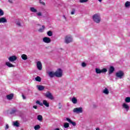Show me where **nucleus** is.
<instances>
[{
  "instance_id": "b1692460",
  "label": "nucleus",
  "mask_w": 130,
  "mask_h": 130,
  "mask_svg": "<svg viewBox=\"0 0 130 130\" xmlns=\"http://www.w3.org/2000/svg\"><path fill=\"white\" fill-rule=\"evenodd\" d=\"M21 58L22 59H23V60H27V59H28V57L27 56V55L25 54H23L21 55Z\"/></svg>"
},
{
  "instance_id": "f257e3e1",
  "label": "nucleus",
  "mask_w": 130,
  "mask_h": 130,
  "mask_svg": "<svg viewBox=\"0 0 130 130\" xmlns=\"http://www.w3.org/2000/svg\"><path fill=\"white\" fill-rule=\"evenodd\" d=\"M92 20L96 24H99L101 22V17L100 15L95 14L92 16Z\"/></svg>"
},
{
  "instance_id": "c85d7f7f",
  "label": "nucleus",
  "mask_w": 130,
  "mask_h": 130,
  "mask_svg": "<svg viewBox=\"0 0 130 130\" xmlns=\"http://www.w3.org/2000/svg\"><path fill=\"white\" fill-rule=\"evenodd\" d=\"M125 102H126V103H129L130 102V97H126L125 99Z\"/></svg>"
},
{
  "instance_id": "f03ea898",
  "label": "nucleus",
  "mask_w": 130,
  "mask_h": 130,
  "mask_svg": "<svg viewBox=\"0 0 130 130\" xmlns=\"http://www.w3.org/2000/svg\"><path fill=\"white\" fill-rule=\"evenodd\" d=\"M30 11L31 13H37L36 15L38 17H39L38 19H40V17H42V12H37V9H35L34 7H30Z\"/></svg>"
},
{
  "instance_id": "72a5a7b5",
  "label": "nucleus",
  "mask_w": 130,
  "mask_h": 130,
  "mask_svg": "<svg viewBox=\"0 0 130 130\" xmlns=\"http://www.w3.org/2000/svg\"><path fill=\"white\" fill-rule=\"evenodd\" d=\"M88 1H89V0H80L79 2L81 4H84V3H87L88 2Z\"/></svg>"
},
{
  "instance_id": "6ab92c4d",
  "label": "nucleus",
  "mask_w": 130,
  "mask_h": 130,
  "mask_svg": "<svg viewBox=\"0 0 130 130\" xmlns=\"http://www.w3.org/2000/svg\"><path fill=\"white\" fill-rule=\"evenodd\" d=\"M8 22V20H7V18L6 17H2L0 18V23H7Z\"/></svg>"
},
{
  "instance_id": "5701e85b",
  "label": "nucleus",
  "mask_w": 130,
  "mask_h": 130,
  "mask_svg": "<svg viewBox=\"0 0 130 130\" xmlns=\"http://www.w3.org/2000/svg\"><path fill=\"white\" fill-rule=\"evenodd\" d=\"M44 30H45V26L42 25V28H40L38 29L39 32L42 33V32H44Z\"/></svg>"
},
{
  "instance_id": "9d476101",
  "label": "nucleus",
  "mask_w": 130,
  "mask_h": 130,
  "mask_svg": "<svg viewBox=\"0 0 130 130\" xmlns=\"http://www.w3.org/2000/svg\"><path fill=\"white\" fill-rule=\"evenodd\" d=\"M8 59L10 62H14V61H16L17 60V57L16 55H12L11 56H10L8 58Z\"/></svg>"
},
{
  "instance_id": "7ed1b4c3",
  "label": "nucleus",
  "mask_w": 130,
  "mask_h": 130,
  "mask_svg": "<svg viewBox=\"0 0 130 130\" xmlns=\"http://www.w3.org/2000/svg\"><path fill=\"white\" fill-rule=\"evenodd\" d=\"M37 104H39V105H40V106H43V105H45L46 107H49V103L47 102V101L46 100H43V103L40 102L39 101H36Z\"/></svg>"
},
{
  "instance_id": "ea45409f",
  "label": "nucleus",
  "mask_w": 130,
  "mask_h": 130,
  "mask_svg": "<svg viewBox=\"0 0 130 130\" xmlns=\"http://www.w3.org/2000/svg\"><path fill=\"white\" fill-rule=\"evenodd\" d=\"M58 109H61V108L62 107V106L61 105V104L60 103H58Z\"/></svg>"
},
{
  "instance_id": "37998d69",
  "label": "nucleus",
  "mask_w": 130,
  "mask_h": 130,
  "mask_svg": "<svg viewBox=\"0 0 130 130\" xmlns=\"http://www.w3.org/2000/svg\"><path fill=\"white\" fill-rule=\"evenodd\" d=\"M9 3H10V4H13V0H8Z\"/></svg>"
},
{
  "instance_id": "4be33fe9",
  "label": "nucleus",
  "mask_w": 130,
  "mask_h": 130,
  "mask_svg": "<svg viewBox=\"0 0 130 130\" xmlns=\"http://www.w3.org/2000/svg\"><path fill=\"white\" fill-rule=\"evenodd\" d=\"M103 93H104V94H105V95H108V94H109V90L106 87L103 90Z\"/></svg>"
},
{
  "instance_id": "4468645a",
  "label": "nucleus",
  "mask_w": 130,
  "mask_h": 130,
  "mask_svg": "<svg viewBox=\"0 0 130 130\" xmlns=\"http://www.w3.org/2000/svg\"><path fill=\"white\" fill-rule=\"evenodd\" d=\"M48 75L50 78H54L55 77V72L53 71H49L48 72Z\"/></svg>"
},
{
  "instance_id": "cd10ccee",
  "label": "nucleus",
  "mask_w": 130,
  "mask_h": 130,
  "mask_svg": "<svg viewBox=\"0 0 130 130\" xmlns=\"http://www.w3.org/2000/svg\"><path fill=\"white\" fill-rule=\"evenodd\" d=\"M35 80L37 81V82H41V78L39 76L36 77Z\"/></svg>"
},
{
  "instance_id": "a878e982",
  "label": "nucleus",
  "mask_w": 130,
  "mask_h": 130,
  "mask_svg": "<svg viewBox=\"0 0 130 130\" xmlns=\"http://www.w3.org/2000/svg\"><path fill=\"white\" fill-rule=\"evenodd\" d=\"M47 35H48V36L51 37L52 36V35H53V32L51 30H49L48 31H47Z\"/></svg>"
},
{
  "instance_id": "c9c22d12",
  "label": "nucleus",
  "mask_w": 130,
  "mask_h": 130,
  "mask_svg": "<svg viewBox=\"0 0 130 130\" xmlns=\"http://www.w3.org/2000/svg\"><path fill=\"white\" fill-rule=\"evenodd\" d=\"M75 13H76V10L75 9H73L71 14L72 15H75Z\"/></svg>"
},
{
  "instance_id": "c03bdc74",
  "label": "nucleus",
  "mask_w": 130,
  "mask_h": 130,
  "mask_svg": "<svg viewBox=\"0 0 130 130\" xmlns=\"http://www.w3.org/2000/svg\"><path fill=\"white\" fill-rule=\"evenodd\" d=\"M33 108H34L35 109H37V106H34Z\"/></svg>"
},
{
  "instance_id": "dca6fc26",
  "label": "nucleus",
  "mask_w": 130,
  "mask_h": 130,
  "mask_svg": "<svg viewBox=\"0 0 130 130\" xmlns=\"http://www.w3.org/2000/svg\"><path fill=\"white\" fill-rule=\"evenodd\" d=\"M66 120H67V121H68L70 123H71V124H72V125H73V126H76L77 125V123H76L75 122H74L73 121H72V120H71V119L69 118H67Z\"/></svg>"
},
{
  "instance_id": "49530a36",
  "label": "nucleus",
  "mask_w": 130,
  "mask_h": 130,
  "mask_svg": "<svg viewBox=\"0 0 130 130\" xmlns=\"http://www.w3.org/2000/svg\"><path fill=\"white\" fill-rule=\"evenodd\" d=\"M63 17L64 18V19L65 20H67V17H66V16L65 15H63Z\"/></svg>"
},
{
  "instance_id": "a211bd4d",
  "label": "nucleus",
  "mask_w": 130,
  "mask_h": 130,
  "mask_svg": "<svg viewBox=\"0 0 130 130\" xmlns=\"http://www.w3.org/2000/svg\"><path fill=\"white\" fill-rule=\"evenodd\" d=\"M5 64L7 67H8V68H15V66L11 63V62H10L9 61L6 62Z\"/></svg>"
},
{
  "instance_id": "09e8293b",
  "label": "nucleus",
  "mask_w": 130,
  "mask_h": 130,
  "mask_svg": "<svg viewBox=\"0 0 130 130\" xmlns=\"http://www.w3.org/2000/svg\"><path fill=\"white\" fill-rule=\"evenodd\" d=\"M100 3H102L103 0H98Z\"/></svg>"
},
{
  "instance_id": "58836bf2",
  "label": "nucleus",
  "mask_w": 130,
  "mask_h": 130,
  "mask_svg": "<svg viewBox=\"0 0 130 130\" xmlns=\"http://www.w3.org/2000/svg\"><path fill=\"white\" fill-rule=\"evenodd\" d=\"M39 2H40V4H41V5H43V6H45V3L42 0H40Z\"/></svg>"
},
{
  "instance_id": "f8f14e48",
  "label": "nucleus",
  "mask_w": 130,
  "mask_h": 130,
  "mask_svg": "<svg viewBox=\"0 0 130 130\" xmlns=\"http://www.w3.org/2000/svg\"><path fill=\"white\" fill-rule=\"evenodd\" d=\"M122 107L123 109L125 110L126 112L129 110V106H128V105L126 104V103H123Z\"/></svg>"
},
{
  "instance_id": "f704fd0d",
  "label": "nucleus",
  "mask_w": 130,
  "mask_h": 130,
  "mask_svg": "<svg viewBox=\"0 0 130 130\" xmlns=\"http://www.w3.org/2000/svg\"><path fill=\"white\" fill-rule=\"evenodd\" d=\"M4 11H3V10L0 9V16H4Z\"/></svg>"
},
{
  "instance_id": "7c9ffc66",
  "label": "nucleus",
  "mask_w": 130,
  "mask_h": 130,
  "mask_svg": "<svg viewBox=\"0 0 130 130\" xmlns=\"http://www.w3.org/2000/svg\"><path fill=\"white\" fill-rule=\"evenodd\" d=\"M70 127V124H69V123H64V127L65 128H68V127Z\"/></svg>"
},
{
  "instance_id": "393cba45",
  "label": "nucleus",
  "mask_w": 130,
  "mask_h": 130,
  "mask_svg": "<svg viewBox=\"0 0 130 130\" xmlns=\"http://www.w3.org/2000/svg\"><path fill=\"white\" fill-rule=\"evenodd\" d=\"M37 119L39 121H42V120H43V117H42L41 115H39L37 116Z\"/></svg>"
},
{
  "instance_id": "ddd939ff",
  "label": "nucleus",
  "mask_w": 130,
  "mask_h": 130,
  "mask_svg": "<svg viewBox=\"0 0 130 130\" xmlns=\"http://www.w3.org/2000/svg\"><path fill=\"white\" fill-rule=\"evenodd\" d=\"M37 68L39 71H41L42 70V63L41 61H38L37 62Z\"/></svg>"
},
{
  "instance_id": "a18cd8bd",
  "label": "nucleus",
  "mask_w": 130,
  "mask_h": 130,
  "mask_svg": "<svg viewBox=\"0 0 130 130\" xmlns=\"http://www.w3.org/2000/svg\"><path fill=\"white\" fill-rule=\"evenodd\" d=\"M13 76H14L15 77H16V76H17V73L14 72L13 74Z\"/></svg>"
},
{
  "instance_id": "473e14b6",
  "label": "nucleus",
  "mask_w": 130,
  "mask_h": 130,
  "mask_svg": "<svg viewBox=\"0 0 130 130\" xmlns=\"http://www.w3.org/2000/svg\"><path fill=\"white\" fill-rule=\"evenodd\" d=\"M34 128L35 130H38L40 128V125H36V126H35Z\"/></svg>"
},
{
  "instance_id": "c756f323",
  "label": "nucleus",
  "mask_w": 130,
  "mask_h": 130,
  "mask_svg": "<svg viewBox=\"0 0 130 130\" xmlns=\"http://www.w3.org/2000/svg\"><path fill=\"white\" fill-rule=\"evenodd\" d=\"M129 6H130V2L127 1L125 3V8H128V7H129Z\"/></svg>"
},
{
  "instance_id": "8fccbe9b",
  "label": "nucleus",
  "mask_w": 130,
  "mask_h": 130,
  "mask_svg": "<svg viewBox=\"0 0 130 130\" xmlns=\"http://www.w3.org/2000/svg\"><path fill=\"white\" fill-rule=\"evenodd\" d=\"M54 130H59V128H55Z\"/></svg>"
},
{
  "instance_id": "e433bc0d",
  "label": "nucleus",
  "mask_w": 130,
  "mask_h": 130,
  "mask_svg": "<svg viewBox=\"0 0 130 130\" xmlns=\"http://www.w3.org/2000/svg\"><path fill=\"white\" fill-rule=\"evenodd\" d=\"M81 66L83 68H85V67H87V64L83 62L82 63Z\"/></svg>"
},
{
  "instance_id": "423d86ee",
  "label": "nucleus",
  "mask_w": 130,
  "mask_h": 130,
  "mask_svg": "<svg viewBox=\"0 0 130 130\" xmlns=\"http://www.w3.org/2000/svg\"><path fill=\"white\" fill-rule=\"evenodd\" d=\"M95 73L96 74H105V73H107V69L104 68L101 70L99 68H95Z\"/></svg>"
},
{
  "instance_id": "1a4fd4ad",
  "label": "nucleus",
  "mask_w": 130,
  "mask_h": 130,
  "mask_svg": "<svg viewBox=\"0 0 130 130\" xmlns=\"http://www.w3.org/2000/svg\"><path fill=\"white\" fill-rule=\"evenodd\" d=\"M45 96L47 98H48V99H50V100H53V99H54V98H53V96L52 95V94L49 91H47L45 93Z\"/></svg>"
},
{
  "instance_id": "79ce46f5",
  "label": "nucleus",
  "mask_w": 130,
  "mask_h": 130,
  "mask_svg": "<svg viewBox=\"0 0 130 130\" xmlns=\"http://www.w3.org/2000/svg\"><path fill=\"white\" fill-rule=\"evenodd\" d=\"M22 97L24 100H25V99H26V96H25V95H24V94L22 95Z\"/></svg>"
},
{
  "instance_id": "2f4dec72",
  "label": "nucleus",
  "mask_w": 130,
  "mask_h": 130,
  "mask_svg": "<svg viewBox=\"0 0 130 130\" xmlns=\"http://www.w3.org/2000/svg\"><path fill=\"white\" fill-rule=\"evenodd\" d=\"M16 112H17V109H13L11 110L10 113L11 114H14V113H16Z\"/></svg>"
},
{
  "instance_id": "412c9836",
  "label": "nucleus",
  "mask_w": 130,
  "mask_h": 130,
  "mask_svg": "<svg viewBox=\"0 0 130 130\" xmlns=\"http://www.w3.org/2000/svg\"><path fill=\"white\" fill-rule=\"evenodd\" d=\"M71 101L73 104H77L78 103V100L75 97L72 98Z\"/></svg>"
},
{
  "instance_id": "f3484780",
  "label": "nucleus",
  "mask_w": 130,
  "mask_h": 130,
  "mask_svg": "<svg viewBox=\"0 0 130 130\" xmlns=\"http://www.w3.org/2000/svg\"><path fill=\"white\" fill-rule=\"evenodd\" d=\"M6 98L8 100H12L14 98V94L11 93L6 95Z\"/></svg>"
},
{
  "instance_id": "0eeeda50",
  "label": "nucleus",
  "mask_w": 130,
  "mask_h": 130,
  "mask_svg": "<svg viewBox=\"0 0 130 130\" xmlns=\"http://www.w3.org/2000/svg\"><path fill=\"white\" fill-rule=\"evenodd\" d=\"M123 76H124V73L122 71H119L116 73V77L119 79H122V77H123Z\"/></svg>"
},
{
  "instance_id": "39448f33",
  "label": "nucleus",
  "mask_w": 130,
  "mask_h": 130,
  "mask_svg": "<svg viewBox=\"0 0 130 130\" xmlns=\"http://www.w3.org/2000/svg\"><path fill=\"white\" fill-rule=\"evenodd\" d=\"M64 42L66 44L73 42V37L70 35L66 36L64 38Z\"/></svg>"
},
{
  "instance_id": "4c0bfd02",
  "label": "nucleus",
  "mask_w": 130,
  "mask_h": 130,
  "mask_svg": "<svg viewBox=\"0 0 130 130\" xmlns=\"http://www.w3.org/2000/svg\"><path fill=\"white\" fill-rule=\"evenodd\" d=\"M10 126H9V125L8 124H6L5 127V129L7 130V129H9Z\"/></svg>"
},
{
  "instance_id": "20e7f679",
  "label": "nucleus",
  "mask_w": 130,
  "mask_h": 130,
  "mask_svg": "<svg viewBox=\"0 0 130 130\" xmlns=\"http://www.w3.org/2000/svg\"><path fill=\"white\" fill-rule=\"evenodd\" d=\"M55 77L57 78H61L62 77V70L61 69H58L55 71Z\"/></svg>"
},
{
  "instance_id": "9b49d317",
  "label": "nucleus",
  "mask_w": 130,
  "mask_h": 130,
  "mask_svg": "<svg viewBox=\"0 0 130 130\" xmlns=\"http://www.w3.org/2000/svg\"><path fill=\"white\" fill-rule=\"evenodd\" d=\"M43 42L44 43H50L51 42V39L50 38L46 37L43 39Z\"/></svg>"
},
{
  "instance_id": "2eb2a0df",
  "label": "nucleus",
  "mask_w": 130,
  "mask_h": 130,
  "mask_svg": "<svg viewBox=\"0 0 130 130\" xmlns=\"http://www.w3.org/2000/svg\"><path fill=\"white\" fill-rule=\"evenodd\" d=\"M115 70V69L113 66H111L108 70L109 75H111V74H113V72Z\"/></svg>"
},
{
  "instance_id": "a19ab883",
  "label": "nucleus",
  "mask_w": 130,
  "mask_h": 130,
  "mask_svg": "<svg viewBox=\"0 0 130 130\" xmlns=\"http://www.w3.org/2000/svg\"><path fill=\"white\" fill-rule=\"evenodd\" d=\"M17 26L18 27H21L22 25H21V23L20 22H18L16 23Z\"/></svg>"
},
{
  "instance_id": "de8ad7c7",
  "label": "nucleus",
  "mask_w": 130,
  "mask_h": 130,
  "mask_svg": "<svg viewBox=\"0 0 130 130\" xmlns=\"http://www.w3.org/2000/svg\"><path fill=\"white\" fill-rule=\"evenodd\" d=\"M95 130H100V128L99 127H97L95 128Z\"/></svg>"
},
{
  "instance_id": "bb28decb",
  "label": "nucleus",
  "mask_w": 130,
  "mask_h": 130,
  "mask_svg": "<svg viewBox=\"0 0 130 130\" xmlns=\"http://www.w3.org/2000/svg\"><path fill=\"white\" fill-rule=\"evenodd\" d=\"M13 125L14 126H16V127H18V126H19V122H18L17 121L13 122Z\"/></svg>"
},
{
  "instance_id": "6e6552de",
  "label": "nucleus",
  "mask_w": 130,
  "mask_h": 130,
  "mask_svg": "<svg viewBox=\"0 0 130 130\" xmlns=\"http://www.w3.org/2000/svg\"><path fill=\"white\" fill-rule=\"evenodd\" d=\"M73 112L74 113H83V108L79 107V108H75L73 109Z\"/></svg>"
},
{
  "instance_id": "aec40b11",
  "label": "nucleus",
  "mask_w": 130,
  "mask_h": 130,
  "mask_svg": "<svg viewBox=\"0 0 130 130\" xmlns=\"http://www.w3.org/2000/svg\"><path fill=\"white\" fill-rule=\"evenodd\" d=\"M37 88L38 89L39 91H43V89H45V87L42 85H38Z\"/></svg>"
}]
</instances>
